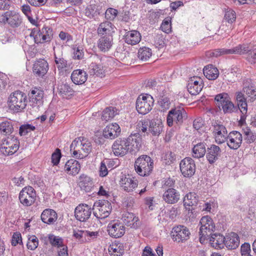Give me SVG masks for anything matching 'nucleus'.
Returning a JSON list of instances; mask_svg holds the SVG:
<instances>
[{
  "instance_id": "obj_1",
  "label": "nucleus",
  "mask_w": 256,
  "mask_h": 256,
  "mask_svg": "<svg viewBox=\"0 0 256 256\" xmlns=\"http://www.w3.org/2000/svg\"><path fill=\"white\" fill-rule=\"evenodd\" d=\"M248 54L246 60L251 64L256 62V48L250 50L247 44H239L230 49L218 48L207 52L206 54L208 57H218L224 54Z\"/></svg>"
},
{
  "instance_id": "obj_2",
  "label": "nucleus",
  "mask_w": 256,
  "mask_h": 256,
  "mask_svg": "<svg viewBox=\"0 0 256 256\" xmlns=\"http://www.w3.org/2000/svg\"><path fill=\"white\" fill-rule=\"evenodd\" d=\"M140 142V140L137 137L136 134H132L127 138L118 139L112 144V151L115 156H122L129 150L138 149Z\"/></svg>"
},
{
  "instance_id": "obj_3",
  "label": "nucleus",
  "mask_w": 256,
  "mask_h": 256,
  "mask_svg": "<svg viewBox=\"0 0 256 256\" xmlns=\"http://www.w3.org/2000/svg\"><path fill=\"white\" fill-rule=\"evenodd\" d=\"M92 150V146L86 138L80 137L71 144L70 151L74 157L82 159L86 157Z\"/></svg>"
},
{
  "instance_id": "obj_4",
  "label": "nucleus",
  "mask_w": 256,
  "mask_h": 256,
  "mask_svg": "<svg viewBox=\"0 0 256 256\" xmlns=\"http://www.w3.org/2000/svg\"><path fill=\"white\" fill-rule=\"evenodd\" d=\"M27 98L26 94L16 90L10 94L8 100V108L13 113L21 112L26 106Z\"/></svg>"
},
{
  "instance_id": "obj_5",
  "label": "nucleus",
  "mask_w": 256,
  "mask_h": 256,
  "mask_svg": "<svg viewBox=\"0 0 256 256\" xmlns=\"http://www.w3.org/2000/svg\"><path fill=\"white\" fill-rule=\"evenodd\" d=\"M163 124L158 120H144L139 121L136 125V129L139 132L150 133L152 136H159L162 130Z\"/></svg>"
},
{
  "instance_id": "obj_6",
  "label": "nucleus",
  "mask_w": 256,
  "mask_h": 256,
  "mask_svg": "<svg viewBox=\"0 0 256 256\" xmlns=\"http://www.w3.org/2000/svg\"><path fill=\"white\" fill-rule=\"evenodd\" d=\"M153 168V160L147 155L140 156L134 162L135 170L140 176H149L152 173Z\"/></svg>"
},
{
  "instance_id": "obj_7",
  "label": "nucleus",
  "mask_w": 256,
  "mask_h": 256,
  "mask_svg": "<svg viewBox=\"0 0 256 256\" xmlns=\"http://www.w3.org/2000/svg\"><path fill=\"white\" fill-rule=\"evenodd\" d=\"M200 224H201L199 231L200 242L202 244L214 231L216 226L212 218L208 216H202Z\"/></svg>"
},
{
  "instance_id": "obj_8",
  "label": "nucleus",
  "mask_w": 256,
  "mask_h": 256,
  "mask_svg": "<svg viewBox=\"0 0 256 256\" xmlns=\"http://www.w3.org/2000/svg\"><path fill=\"white\" fill-rule=\"evenodd\" d=\"M154 103V100L150 95L140 94L136 100V109L139 114H146L152 110Z\"/></svg>"
},
{
  "instance_id": "obj_9",
  "label": "nucleus",
  "mask_w": 256,
  "mask_h": 256,
  "mask_svg": "<svg viewBox=\"0 0 256 256\" xmlns=\"http://www.w3.org/2000/svg\"><path fill=\"white\" fill-rule=\"evenodd\" d=\"M188 118L187 113L184 108L178 106L168 112L167 116V124L169 126L173 125L174 122L181 124Z\"/></svg>"
},
{
  "instance_id": "obj_10",
  "label": "nucleus",
  "mask_w": 256,
  "mask_h": 256,
  "mask_svg": "<svg viewBox=\"0 0 256 256\" xmlns=\"http://www.w3.org/2000/svg\"><path fill=\"white\" fill-rule=\"evenodd\" d=\"M111 204L108 200H99L94 204L93 214L98 219H104L108 217L112 211Z\"/></svg>"
},
{
  "instance_id": "obj_11",
  "label": "nucleus",
  "mask_w": 256,
  "mask_h": 256,
  "mask_svg": "<svg viewBox=\"0 0 256 256\" xmlns=\"http://www.w3.org/2000/svg\"><path fill=\"white\" fill-rule=\"evenodd\" d=\"M19 200L24 206L32 205L36 200V192L34 188L30 186L23 188L20 192Z\"/></svg>"
},
{
  "instance_id": "obj_12",
  "label": "nucleus",
  "mask_w": 256,
  "mask_h": 256,
  "mask_svg": "<svg viewBox=\"0 0 256 256\" xmlns=\"http://www.w3.org/2000/svg\"><path fill=\"white\" fill-rule=\"evenodd\" d=\"M180 170L186 178H190L195 173L196 164L194 160L190 157H186L181 160L180 164Z\"/></svg>"
},
{
  "instance_id": "obj_13",
  "label": "nucleus",
  "mask_w": 256,
  "mask_h": 256,
  "mask_svg": "<svg viewBox=\"0 0 256 256\" xmlns=\"http://www.w3.org/2000/svg\"><path fill=\"white\" fill-rule=\"evenodd\" d=\"M190 233L188 229L184 226L174 227L172 232V237L174 241L183 242L190 238Z\"/></svg>"
},
{
  "instance_id": "obj_14",
  "label": "nucleus",
  "mask_w": 256,
  "mask_h": 256,
  "mask_svg": "<svg viewBox=\"0 0 256 256\" xmlns=\"http://www.w3.org/2000/svg\"><path fill=\"white\" fill-rule=\"evenodd\" d=\"M0 19L2 22H7L12 28L19 26L22 22L20 15L14 11L6 12L2 14Z\"/></svg>"
},
{
  "instance_id": "obj_15",
  "label": "nucleus",
  "mask_w": 256,
  "mask_h": 256,
  "mask_svg": "<svg viewBox=\"0 0 256 256\" xmlns=\"http://www.w3.org/2000/svg\"><path fill=\"white\" fill-rule=\"evenodd\" d=\"M212 133L216 142L218 144H221L226 142L228 138V132L226 127L222 124L214 122L213 124Z\"/></svg>"
},
{
  "instance_id": "obj_16",
  "label": "nucleus",
  "mask_w": 256,
  "mask_h": 256,
  "mask_svg": "<svg viewBox=\"0 0 256 256\" xmlns=\"http://www.w3.org/2000/svg\"><path fill=\"white\" fill-rule=\"evenodd\" d=\"M108 234L112 237L118 238L125 233V227L124 224L118 220L110 222L108 226Z\"/></svg>"
},
{
  "instance_id": "obj_17",
  "label": "nucleus",
  "mask_w": 256,
  "mask_h": 256,
  "mask_svg": "<svg viewBox=\"0 0 256 256\" xmlns=\"http://www.w3.org/2000/svg\"><path fill=\"white\" fill-rule=\"evenodd\" d=\"M242 141V134L238 131H232L228 135L226 144L232 150H237L241 146Z\"/></svg>"
},
{
  "instance_id": "obj_18",
  "label": "nucleus",
  "mask_w": 256,
  "mask_h": 256,
  "mask_svg": "<svg viewBox=\"0 0 256 256\" xmlns=\"http://www.w3.org/2000/svg\"><path fill=\"white\" fill-rule=\"evenodd\" d=\"M92 214V208L86 204H80L76 207L74 216L76 220L80 222H86Z\"/></svg>"
},
{
  "instance_id": "obj_19",
  "label": "nucleus",
  "mask_w": 256,
  "mask_h": 256,
  "mask_svg": "<svg viewBox=\"0 0 256 256\" xmlns=\"http://www.w3.org/2000/svg\"><path fill=\"white\" fill-rule=\"evenodd\" d=\"M49 66L46 60L39 59L33 64L32 71L36 77L44 78L48 72Z\"/></svg>"
},
{
  "instance_id": "obj_20",
  "label": "nucleus",
  "mask_w": 256,
  "mask_h": 256,
  "mask_svg": "<svg viewBox=\"0 0 256 256\" xmlns=\"http://www.w3.org/2000/svg\"><path fill=\"white\" fill-rule=\"evenodd\" d=\"M120 184L124 191L129 192L137 188L138 181L134 177L122 175L120 180Z\"/></svg>"
},
{
  "instance_id": "obj_21",
  "label": "nucleus",
  "mask_w": 256,
  "mask_h": 256,
  "mask_svg": "<svg viewBox=\"0 0 256 256\" xmlns=\"http://www.w3.org/2000/svg\"><path fill=\"white\" fill-rule=\"evenodd\" d=\"M162 199L167 204H174L180 200V194L174 188H168L164 192Z\"/></svg>"
},
{
  "instance_id": "obj_22",
  "label": "nucleus",
  "mask_w": 256,
  "mask_h": 256,
  "mask_svg": "<svg viewBox=\"0 0 256 256\" xmlns=\"http://www.w3.org/2000/svg\"><path fill=\"white\" fill-rule=\"evenodd\" d=\"M220 148L215 144H212L207 148L206 158L209 164H213L221 155Z\"/></svg>"
},
{
  "instance_id": "obj_23",
  "label": "nucleus",
  "mask_w": 256,
  "mask_h": 256,
  "mask_svg": "<svg viewBox=\"0 0 256 256\" xmlns=\"http://www.w3.org/2000/svg\"><path fill=\"white\" fill-rule=\"evenodd\" d=\"M113 44L112 35H105L102 36L98 40L97 46L102 52L108 51Z\"/></svg>"
},
{
  "instance_id": "obj_24",
  "label": "nucleus",
  "mask_w": 256,
  "mask_h": 256,
  "mask_svg": "<svg viewBox=\"0 0 256 256\" xmlns=\"http://www.w3.org/2000/svg\"><path fill=\"white\" fill-rule=\"evenodd\" d=\"M80 168V164L78 160L70 159L66 163L64 170L68 174L75 176L78 174Z\"/></svg>"
},
{
  "instance_id": "obj_25",
  "label": "nucleus",
  "mask_w": 256,
  "mask_h": 256,
  "mask_svg": "<svg viewBox=\"0 0 256 256\" xmlns=\"http://www.w3.org/2000/svg\"><path fill=\"white\" fill-rule=\"evenodd\" d=\"M120 132V127L116 123L109 124L104 128L103 135L104 138L114 139L117 137Z\"/></svg>"
},
{
  "instance_id": "obj_26",
  "label": "nucleus",
  "mask_w": 256,
  "mask_h": 256,
  "mask_svg": "<svg viewBox=\"0 0 256 256\" xmlns=\"http://www.w3.org/2000/svg\"><path fill=\"white\" fill-rule=\"evenodd\" d=\"M236 100L238 102V107L242 114L241 120H244L246 117L248 111L246 98L242 92H236Z\"/></svg>"
},
{
  "instance_id": "obj_27",
  "label": "nucleus",
  "mask_w": 256,
  "mask_h": 256,
  "mask_svg": "<svg viewBox=\"0 0 256 256\" xmlns=\"http://www.w3.org/2000/svg\"><path fill=\"white\" fill-rule=\"evenodd\" d=\"M115 27L114 25L109 21H104L101 22L97 29L98 35H112L114 32Z\"/></svg>"
},
{
  "instance_id": "obj_28",
  "label": "nucleus",
  "mask_w": 256,
  "mask_h": 256,
  "mask_svg": "<svg viewBox=\"0 0 256 256\" xmlns=\"http://www.w3.org/2000/svg\"><path fill=\"white\" fill-rule=\"evenodd\" d=\"M30 102L33 104L40 105L42 104L44 92L40 88H34L28 94Z\"/></svg>"
},
{
  "instance_id": "obj_29",
  "label": "nucleus",
  "mask_w": 256,
  "mask_h": 256,
  "mask_svg": "<svg viewBox=\"0 0 256 256\" xmlns=\"http://www.w3.org/2000/svg\"><path fill=\"white\" fill-rule=\"evenodd\" d=\"M124 42L130 45L138 44L141 40V34L139 32L132 30L126 32L124 38Z\"/></svg>"
},
{
  "instance_id": "obj_30",
  "label": "nucleus",
  "mask_w": 256,
  "mask_h": 256,
  "mask_svg": "<svg viewBox=\"0 0 256 256\" xmlns=\"http://www.w3.org/2000/svg\"><path fill=\"white\" fill-rule=\"evenodd\" d=\"M240 244L239 237L237 234L231 232L225 237L224 244L230 250L236 248Z\"/></svg>"
},
{
  "instance_id": "obj_31",
  "label": "nucleus",
  "mask_w": 256,
  "mask_h": 256,
  "mask_svg": "<svg viewBox=\"0 0 256 256\" xmlns=\"http://www.w3.org/2000/svg\"><path fill=\"white\" fill-rule=\"evenodd\" d=\"M122 220L124 224L130 226L133 228H137L139 226L138 222L139 219L138 216L134 215L133 213L129 212H125L122 214Z\"/></svg>"
},
{
  "instance_id": "obj_32",
  "label": "nucleus",
  "mask_w": 256,
  "mask_h": 256,
  "mask_svg": "<svg viewBox=\"0 0 256 256\" xmlns=\"http://www.w3.org/2000/svg\"><path fill=\"white\" fill-rule=\"evenodd\" d=\"M88 78L86 72L82 70H76L71 74V79L76 84H82L86 82Z\"/></svg>"
},
{
  "instance_id": "obj_33",
  "label": "nucleus",
  "mask_w": 256,
  "mask_h": 256,
  "mask_svg": "<svg viewBox=\"0 0 256 256\" xmlns=\"http://www.w3.org/2000/svg\"><path fill=\"white\" fill-rule=\"evenodd\" d=\"M58 218L56 212L52 209L44 210L42 214L41 219L42 221L48 224H51L54 222Z\"/></svg>"
},
{
  "instance_id": "obj_34",
  "label": "nucleus",
  "mask_w": 256,
  "mask_h": 256,
  "mask_svg": "<svg viewBox=\"0 0 256 256\" xmlns=\"http://www.w3.org/2000/svg\"><path fill=\"white\" fill-rule=\"evenodd\" d=\"M88 72L90 75H96L97 76L102 78L104 76L105 70L101 64L92 62L88 67Z\"/></svg>"
},
{
  "instance_id": "obj_35",
  "label": "nucleus",
  "mask_w": 256,
  "mask_h": 256,
  "mask_svg": "<svg viewBox=\"0 0 256 256\" xmlns=\"http://www.w3.org/2000/svg\"><path fill=\"white\" fill-rule=\"evenodd\" d=\"M210 242L212 246L216 248H222L224 247L225 237L220 234H212L210 235Z\"/></svg>"
},
{
  "instance_id": "obj_36",
  "label": "nucleus",
  "mask_w": 256,
  "mask_h": 256,
  "mask_svg": "<svg viewBox=\"0 0 256 256\" xmlns=\"http://www.w3.org/2000/svg\"><path fill=\"white\" fill-rule=\"evenodd\" d=\"M242 92L246 94V98L248 99L249 101L252 102L256 100V87L254 84H248L246 83L242 88Z\"/></svg>"
},
{
  "instance_id": "obj_37",
  "label": "nucleus",
  "mask_w": 256,
  "mask_h": 256,
  "mask_svg": "<svg viewBox=\"0 0 256 256\" xmlns=\"http://www.w3.org/2000/svg\"><path fill=\"white\" fill-rule=\"evenodd\" d=\"M203 72L205 76L210 80H214L219 75L218 69L212 65H208L203 69Z\"/></svg>"
},
{
  "instance_id": "obj_38",
  "label": "nucleus",
  "mask_w": 256,
  "mask_h": 256,
  "mask_svg": "<svg viewBox=\"0 0 256 256\" xmlns=\"http://www.w3.org/2000/svg\"><path fill=\"white\" fill-rule=\"evenodd\" d=\"M206 144L204 142H199L194 145L192 148V157L196 158L204 157L206 152Z\"/></svg>"
},
{
  "instance_id": "obj_39",
  "label": "nucleus",
  "mask_w": 256,
  "mask_h": 256,
  "mask_svg": "<svg viewBox=\"0 0 256 256\" xmlns=\"http://www.w3.org/2000/svg\"><path fill=\"white\" fill-rule=\"evenodd\" d=\"M54 62L58 70H67L72 68V63L66 60L62 57L58 56L56 54H54Z\"/></svg>"
},
{
  "instance_id": "obj_40",
  "label": "nucleus",
  "mask_w": 256,
  "mask_h": 256,
  "mask_svg": "<svg viewBox=\"0 0 256 256\" xmlns=\"http://www.w3.org/2000/svg\"><path fill=\"white\" fill-rule=\"evenodd\" d=\"M79 186L82 190L86 192H90L92 187V182L90 178L84 174L79 177Z\"/></svg>"
},
{
  "instance_id": "obj_41",
  "label": "nucleus",
  "mask_w": 256,
  "mask_h": 256,
  "mask_svg": "<svg viewBox=\"0 0 256 256\" xmlns=\"http://www.w3.org/2000/svg\"><path fill=\"white\" fill-rule=\"evenodd\" d=\"M2 145L10 147L9 149L12 150L14 152H16L19 148V142L17 138L14 136H10L8 137L6 139L3 140Z\"/></svg>"
},
{
  "instance_id": "obj_42",
  "label": "nucleus",
  "mask_w": 256,
  "mask_h": 256,
  "mask_svg": "<svg viewBox=\"0 0 256 256\" xmlns=\"http://www.w3.org/2000/svg\"><path fill=\"white\" fill-rule=\"evenodd\" d=\"M244 140L247 144L254 143L256 140V134L254 132L249 128L246 127L242 128Z\"/></svg>"
},
{
  "instance_id": "obj_43",
  "label": "nucleus",
  "mask_w": 256,
  "mask_h": 256,
  "mask_svg": "<svg viewBox=\"0 0 256 256\" xmlns=\"http://www.w3.org/2000/svg\"><path fill=\"white\" fill-rule=\"evenodd\" d=\"M100 8L96 4H90L85 10V14L89 18H94L100 13Z\"/></svg>"
},
{
  "instance_id": "obj_44",
  "label": "nucleus",
  "mask_w": 256,
  "mask_h": 256,
  "mask_svg": "<svg viewBox=\"0 0 256 256\" xmlns=\"http://www.w3.org/2000/svg\"><path fill=\"white\" fill-rule=\"evenodd\" d=\"M118 114V110L116 108H107L103 111L102 118L104 120L108 121Z\"/></svg>"
},
{
  "instance_id": "obj_45",
  "label": "nucleus",
  "mask_w": 256,
  "mask_h": 256,
  "mask_svg": "<svg viewBox=\"0 0 256 256\" xmlns=\"http://www.w3.org/2000/svg\"><path fill=\"white\" fill-rule=\"evenodd\" d=\"M198 197L196 194L189 192L184 197L183 202L184 206H193L197 204Z\"/></svg>"
},
{
  "instance_id": "obj_46",
  "label": "nucleus",
  "mask_w": 256,
  "mask_h": 256,
  "mask_svg": "<svg viewBox=\"0 0 256 256\" xmlns=\"http://www.w3.org/2000/svg\"><path fill=\"white\" fill-rule=\"evenodd\" d=\"M152 50L148 48H140L138 53V58L142 60H147L152 56Z\"/></svg>"
},
{
  "instance_id": "obj_47",
  "label": "nucleus",
  "mask_w": 256,
  "mask_h": 256,
  "mask_svg": "<svg viewBox=\"0 0 256 256\" xmlns=\"http://www.w3.org/2000/svg\"><path fill=\"white\" fill-rule=\"evenodd\" d=\"M50 243L52 246L57 248L63 247V240L60 236L54 234H49L48 236Z\"/></svg>"
},
{
  "instance_id": "obj_48",
  "label": "nucleus",
  "mask_w": 256,
  "mask_h": 256,
  "mask_svg": "<svg viewBox=\"0 0 256 256\" xmlns=\"http://www.w3.org/2000/svg\"><path fill=\"white\" fill-rule=\"evenodd\" d=\"M30 36V37L34 38V42L36 44H42L46 42V41L43 39V34L40 30L34 29L31 32Z\"/></svg>"
},
{
  "instance_id": "obj_49",
  "label": "nucleus",
  "mask_w": 256,
  "mask_h": 256,
  "mask_svg": "<svg viewBox=\"0 0 256 256\" xmlns=\"http://www.w3.org/2000/svg\"><path fill=\"white\" fill-rule=\"evenodd\" d=\"M108 252L111 256H122L124 252V250L118 246L117 244H112L108 248Z\"/></svg>"
},
{
  "instance_id": "obj_50",
  "label": "nucleus",
  "mask_w": 256,
  "mask_h": 256,
  "mask_svg": "<svg viewBox=\"0 0 256 256\" xmlns=\"http://www.w3.org/2000/svg\"><path fill=\"white\" fill-rule=\"evenodd\" d=\"M14 128L10 122H4L0 124V130L4 134H10L13 131Z\"/></svg>"
},
{
  "instance_id": "obj_51",
  "label": "nucleus",
  "mask_w": 256,
  "mask_h": 256,
  "mask_svg": "<svg viewBox=\"0 0 256 256\" xmlns=\"http://www.w3.org/2000/svg\"><path fill=\"white\" fill-rule=\"evenodd\" d=\"M230 98L228 94L223 92L216 96L214 100L216 105L220 108L222 105L224 104Z\"/></svg>"
},
{
  "instance_id": "obj_52",
  "label": "nucleus",
  "mask_w": 256,
  "mask_h": 256,
  "mask_svg": "<svg viewBox=\"0 0 256 256\" xmlns=\"http://www.w3.org/2000/svg\"><path fill=\"white\" fill-rule=\"evenodd\" d=\"M220 108L224 113H232L234 112L236 107L234 106L230 98L224 104L222 105Z\"/></svg>"
},
{
  "instance_id": "obj_53",
  "label": "nucleus",
  "mask_w": 256,
  "mask_h": 256,
  "mask_svg": "<svg viewBox=\"0 0 256 256\" xmlns=\"http://www.w3.org/2000/svg\"><path fill=\"white\" fill-rule=\"evenodd\" d=\"M43 34V39L46 42H50L53 36L52 30L49 27L44 26L41 30Z\"/></svg>"
},
{
  "instance_id": "obj_54",
  "label": "nucleus",
  "mask_w": 256,
  "mask_h": 256,
  "mask_svg": "<svg viewBox=\"0 0 256 256\" xmlns=\"http://www.w3.org/2000/svg\"><path fill=\"white\" fill-rule=\"evenodd\" d=\"M224 19L230 24L235 22L236 19L235 12L232 9H228L225 12Z\"/></svg>"
},
{
  "instance_id": "obj_55",
  "label": "nucleus",
  "mask_w": 256,
  "mask_h": 256,
  "mask_svg": "<svg viewBox=\"0 0 256 256\" xmlns=\"http://www.w3.org/2000/svg\"><path fill=\"white\" fill-rule=\"evenodd\" d=\"M27 247L28 249L34 250L37 248L38 245V240L35 236H32L28 239Z\"/></svg>"
},
{
  "instance_id": "obj_56",
  "label": "nucleus",
  "mask_w": 256,
  "mask_h": 256,
  "mask_svg": "<svg viewBox=\"0 0 256 256\" xmlns=\"http://www.w3.org/2000/svg\"><path fill=\"white\" fill-rule=\"evenodd\" d=\"M35 129V126L30 124H24L20 126L19 134L20 136H25L31 131L34 130Z\"/></svg>"
},
{
  "instance_id": "obj_57",
  "label": "nucleus",
  "mask_w": 256,
  "mask_h": 256,
  "mask_svg": "<svg viewBox=\"0 0 256 256\" xmlns=\"http://www.w3.org/2000/svg\"><path fill=\"white\" fill-rule=\"evenodd\" d=\"M203 88V85L193 86L191 84H187L188 92L192 95H196L200 92Z\"/></svg>"
},
{
  "instance_id": "obj_58",
  "label": "nucleus",
  "mask_w": 256,
  "mask_h": 256,
  "mask_svg": "<svg viewBox=\"0 0 256 256\" xmlns=\"http://www.w3.org/2000/svg\"><path fill=\"white\" fill-rule=\"evenodd\" d=\"M163 158L166 164L170 165L176 160V156L174 152L169 151L165 153Z\"/></svg>"
},
{
  "instance_id": "obj_59",
  "label": "nucleus",
  "mask_w": 256,
  "mask_h": 256,
  "mask_svg": "<svg viewBox=\"0 0 256 256\" xmlns=\"http://www.w3.org/2000/svg\"><path fill=\"white\" fill-rule=\"evenodd\" d=\"M118 14L117 10L113 8H108L105 12V18L106 20H114Z\"/></svg>"
},
{
  "instance_id": "obj_60",
  "label": "nucleus",
  "mask_w": 256,
  "mask_h": 256,
  "mask_svg": "<svg viewBox=\"0 0 256 256\" xmlns=\"http://www.w3.org/2000/svg\"><path fill=\"white\" fill-rule=\"evenodd\" d=\"M242 256H252L251 254L250 246L249 243L244 242L240 248Z\"/></svg>"
},
{
  "instance_id": "obj_61",
  "label": "nucleus",
  "mask_w": 256,
  "mask_h": 256,
  "mask_svg": "<svg viewBox=\"0 0 256 256\" xmlns=\"http://www.w3.org/2000/svg\"><path fill=\"white\" fill-rule=\"evenodd\" d=\"M60 92L64 94H72L74 92L72 88L70 86L67 82H63L60 86Z\"/></svg>"
},
{
  "instance_id": "obj_62",
  "label": "nucleus",
  "mask_w": 256,
  "mask_h": 256,
  "mask_svg": "<svg viewBox=\"0 0 256 256\" xmlns=\"http://www.w3.org/2000/svg\"><path fill=\"white\" fill-rule=\"evenodd\" d=\"M158 103L162 108V110H165L167 109H168L170 104L169 98L167 97L164 96H162L160 98Z\"/></svg>"
},
{
  "instance_id": "obj_63",
  "label": "nucleus",
  "mask_w": 256,
  "mask_h": 256,
  "mask_svg": "<svg viewBox=\"0 0 256 256\" xmlns=\"http://www.w3.org/2000/svg\"><path fill=\"white\" fill-rule=\"evenodd\" d=\"M161 30L164 32L168 34L171 32V24L169 18L165 19L160 26Z\"/></svg>"
},
{
  "instance_id": "obj_64",
  "label": "nucleus",
  "mask_w": 256,
  "mask_h": 256,
  "mask_svg": "<svg viewBox=\"0 0 256 256\" xmlns=\"http://www.w3.org/2000/svg\"><path fill=\"white\" fill-rule=\"evenodd\" d=\"M61 152L60 150L56 148L55 152L52 155V162L54 165H57L61 158Z\"/></svg>"
}]
</instances>
